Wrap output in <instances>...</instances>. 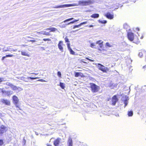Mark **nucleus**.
<instances>
[{"label": "nucleus", "instance_id": "f257e3e1", "mask_svg": "<svg viewBox=\"0 0 146 146\" xmlns=\"http://www.w3.org/2000/svg\"><path fill=\"white\" fill-rule=\"evenodd\" d=\"M90 85L91 91L93 93H95L98 92L100 89V87L94 83H90Z\"/></svg>", "mask_w": 146, "mask_h": 146}, {"label": "nucleus", "instance_id": "f03ea898", "mask_svg": "<svg viewBox=\"0 0 146 146\" xmlns=\"http://www.w3.org/2000/svg\"><path fill=\"white\" fill-rule=\"evenodd\" d=\"M12 100L15 107L21 110L20 105L19 104V99L15 95L13 96L12 97Z\"/></svg>", "mask_w": 146, "mask_h": 146}, {"label": "nucleus", "instance_id": "7ed1b4c3", "mask_svg": "<svg viewBox=\"0 0 146 146\" xmlns=\"http://www.w3.org/2000/svg\"><path fill=\"white\" fill-rule=\"evenodd\" d=\"M96 65L98 66V68L99 70H100L104 73H107L108 71L109 68L105 67L104 66L99 63H98Z\"/></svg>", "mask_w": 146, "mask_h": 146}, {"label": "nucleus", "instance_id": "20e7f679", "mask_svg": "<svg viewBox=\"0 0 146 146\" xmlns=\"http://www.w3.org/2000/svg\"><path fill=\"white\" fill-rule=\"evenodd\" d=\"M94 1L92 0L82 1L80 2V3L82 4L83 5L86 6L93 4L94 3Z\"/></svg>", "mask_w": 146, "mask_h": 146}, {"label": "nucleus", "instance_id": "39448f33", "mask_svg": "<svg viewBox=\"0 0 146 146\" xmlns=\"http://www.w3.org/2000/svg\"><path fill=\"white\" fill-rule=\"evenodd\" d=\"M75 5L72 4H65L62 5H60L59 6H56L54 7V8H63L64 7H72L74 6Z\"/></svg>", "mask_w": 146, "mask_h": 146}, {"label": "nucleus", "instance_id": "423d86ee", "mask_svg": "<svg viewBox=\"0 0 146 146\" xmlns=\"http://www.w3.org/2000/svg\"><path fill=\"white\" fill-rule=\"evenodd\" d=\"M6 127L4 125H1L0 126V135L6 132Z\"/></svg>", "mask_w": 146, "mask_h": 146}, {"label": "nucleus", "instance_id": "0eeeda50", "mask_svg": "<svg viewBox=\"0 0 146 146\" xmlns=\"http://www.w3.org/2000/svg\"><path fill=\"white\" fill-rule=\"evenodd\" d=\"M61 139L57 138L53 141V144L55 146H60Z\"/></svg>", "mask_w": 146, "mask_h": 146}, {"label": "nucleus", "instance_id": "6e6552de", "mask_svg": "<svg viewBox=\"0 0 146 146\" xmlns=\"http://www.w3.org/2000/svg\"><path fill=\"white\" fill-rule=\"evenodd\" d=\"M118 101V99L116 95L113 96L112 98V105L113 106H115Z\"/></svg>", "mask_w": 146, "mask_h": 146}, {"label": "nucleus", "instance_id": "1a4fd4ad", "mask_svg": "<svg viewBox=\"0 0 146 146\" xmlns=\"http://www.w3.org/2000/svg\"><path fill=\"white\" fill-rule=\"evenodd\" d=\"M127 38L130 41H133L134 38L133 34L131 32L128 33H127Z\"/></svg>", "mask_w": 146, "mask_h": 146}, {"label": "nucleus", "instance_id": "9d476101", "mask_svg": "<svg viewBox=\"0 0 146 146\" xmlns=\"http://www.w3.org/2000/svg\"><path fill=\"white\" fill-rule=\"evenodd\" d=\"M63 41H60L58 44V48L62 52L63 51V46L64 44H63Z\"/></svg>", "mask_w": 146, "mask_h": 146}, {"label": "nucleus", "instance_id": "9b49d317", "mask_svg": "<svg viewBox=\"0 0 146 146\" xmlns=\"http://www.w3.org/2000/svg\"><path fill=\"white\" fill-rule=\"evenodd\" d=\"M1 102L4 104H5V105L7 106H10L11 104V102L10 101L7 100L5 99H2L1 100Z\"/></svg>", "mask_w": 146, "mask_h": 146}, {"label": "nucleus", "instance_id": "f8f14e48", "mask_svg": "<svg viewBox=\"0 0 146 146\" xmlns=\"http://www.w3.org/2000/svg\"><path fill=\"white\" fill-rule=\"evenodd\" d=\"M105 16L108 19H112L113 18V15L109 13H107L105 15Z\"/></svg>", "mask_w": 146, "mask_h": 146}, {"label": "nucleus", "instance_id": "ddd939ff", "mask_svg": "<svg viewBox=\"0 0 146 146\" xmlns=\"http://www.w3.org/2000/svg\"><path fill=\"white\" fill-rule=\"evenodd\" d=\"M87 23V21H85L81 23L78 25H75L73 27V29H74L76 28H78L83 25L86 24Z\"/></svg>", "mask_w": 146, "mask_h": 146}, {"label": "nucleus", "instance_id": "4468645a", "mask_svg": "<svg viewBox=\"0 0 146 146\" xmlns=\"http://www.w3.org/2000/svg\"><path fill=\"white\" fill-rule=\"evenodd\" d=\"M68 50L69 51L70 54L72 55H75V52L72 50V48H71L70 47V46H69V44H68Z\"/></svg>", "mask_w": 146, "mask_h": 146}, {"label": "nucleus", "instance_id": "2eb2a0df", "mask_svg": "<svg viewBox=\"0 0 146 146\" xmlns=\"http://www.w3.org/2000/svg\"><path fill=\"white\" fill-rule=\"evenodd\" d=\"M79 76H80L81 77H83L84 76L83 74L81 72H76L75 73V77H77Z\"/></svg>", "mask_w": 146, "mask_h": 146}, {"label": "nucleus", "instance_id": "dca6fc26", "mask_svg": "<svg viewBox=\"0 0 146 146\" xmlns=\"http://www.w3.org/2000/svg\"><path fill=\"white\" fill-rule=\"evenodd\" d=\"M21 54L23 56L28 57H29L30 56V54L27 52L25 51H22L21 52Z\"/></svg>", "mask_w": 146, "mask_h": 146}, {"label": "nucleus", "instance_id": "f3484780", "mask_svg": "<svg viewBox=\"0 0 146 146\" xmlns=\"http://www.w3.org/2000/svg\"><path fill=\"white\" fill-rule=\"evenodd\" d=\"M46 30H50V32H54L57 30V29L55 28L52 27L51 28H47L45 29Z\"/></svg>", "mask_w": 146, "mask_h": 146}, {"label": "nucleus", "instance_id": "a211bd4d", "mask_svg": "<svg viewBox=\"0 0 146 146\" xmlns=\"http://www.w3.org/2000/svg\"><path fill=\"white\" fill-rule=\"evenodd\" d=\"M67 143L68 146H72V141L71 138L68 139Z\"/></svg>", "mask_w": 146, "mask_h": 146}, {"label": "nucleus", "instance_id": "6ab92c4d", "mask_svg": "<svg viewBox=\"0 0 146 146\" xmlns=\"http://www.w3.org/2000/svg\"><path fill=\"white\" fill-rule=\"evenodd\" d=\"M99 16V15L98 13H95L92 14L91 16V17L93 18H98Z\"/></svg>", "mask_w": 146, "mask_h": 146}, {"label": "nucleus", "instance_id": "aec40b11", "mask_svg": "<svg viewBox=\"0 0 146 146\" xmlns=\"http://www.w3.org/2000/svg\"><path fill=\"white\" fill-rule=\"evenodd\" d=\"M5 94L7 96H9L13 94V92L11 91H6Z\"/></svg>", "mask_w": 146, "mask_h": 146}, {"label": "nucleus", "instance_id": "412c9836", "mask_svg": "<svg viewBox=\"0 0 146 146\" xmlns=\"http://www.w3.org/2000/svg\"><path fill=\"white\" fill-rule=\"evenodd\" d=\"M64 40H65V42H67V46L68 47V44H69V46H70V41L69 40V39L68 38V36H66L65 38H64Z\"/></svg>", "mask_w": 146, "mask_h": 146}, {"label": "nucleus", "instance_id": "4be33fe9", "mask_svg": "<svg viewBox=\"0 0 146 146\" xmlns=\"http://www.w3.org/2000/svg\"><path fill=\"white\" fill-rule=\"evenodd\" d=\"M14 56V55L13 54H7L5 56H4L2 57L1 60H3L4 58L6 57H12Z\"/></svg>", "mask_w": 146, "mask_h": 146}, {"label": "nucleus", "instance_id": "5701e85b", "mask_svg": "<svg viewBox=\"0 0 146 146\" xmlns=\"http://www.w3.org/2000/svg\"><path fill=\"white\" fill-rule=\"evenodd\" d=\"M101 42V40H99L98 41H97L96 42V43L99 44L101 47H102V45H103V42Z\"/></svg>", "mask_w": 146, "mask_h": 146}, {"label": "nucleus", "instance_id": "b1692460", "mask_svg": "<svg viewBox=\"0 0 146 146\" xmlns=\"http://www.w3.org/2000/svg\"><path fill=\"white\" fill-rule=\"evenodd\" d=\"M11 88L12 89L14 90H18L19 89L16 86H14V85H13Z\"/></svg>", "mask_w": 146, "mask_h": 146}, {"label": "nucleus", "instance_id": "393cba45", "mask_svg": "<svg viewBox=\"0 0 146 146\" xmlns=\"http://www.w3.org/2000/svg\"><path fill=\"white\" fill-rule=\"evenodd\" d=\"M133 114V112L132 111H130L128 112L127 115L129 117L132 116Z\"/></svg>", "mask_w": 146, "mask_h": 146}, {"label": "nucleus", "instance_id": "a878e982", "mask_svg": "<svg viewBox=\"0 0 146 146\" xmlns=\"http://www.w3.org/2000/svg\"><path fill=\"white\" fill-rule=\"evenodd\" d=\"M60 86L62 89H64L65 87L64 84V83L61 82L60 83Z\"/></svg>", "mask_w": 146, "mask_h": 146}, {"label": "nucleus", "instance_id": "bb28decb", "mask_svg": "<svg viewBox=\"0 0 146 146\" xmlns=\"http://www.w3.org/2000/svg\"><path fill=\"white\" fill-rule=\"evenodd\" d=\"M42 34L43 35H46V36H50V34L49 32H44Z\"/></svg>", "mask_w": 146, "mask_h": 146}, {"label": "nucleus", "instance_id": "cd10ccee", "mask_svg": "<svg viewBox=\"0 0 146 146\" xmlns=\"http://www.w3.org/2000/svg\"><path fill=\"white\" fill-rule=\"evenodd\" d=\"M79 20L78 19H77V20H76V19H75V20H73V21H71V22H70V23H69L68 25H69L70 24H72V23H73L75 22H77Z\"/></svg>", "mask_w": 146, "mask_h": 146}, {"label": "nucleus", "instance_id": "c85d7f7f", "mask_svg": "<svg viewBox=\"0 0 146 146\" xmlns=\"http://www.w3.org/2000/svg\"><path fill=\"white\" fill-rule=\"evenodd\" d=\"M4 144V142L3 140L1 139H0V146H3V145Z\"/></svg>", "mask_w": 146, "mask_h": 146}, {"label": "nucleus", "instance_id": "c756f323", "mask_svg": "<svg viewBox=\"0 0 146 146\" xmlns=\"http://www.w3.org/2000/svg\"><path fill=\"white\" fill-rule=\"evenodd\" d=\"M74 19V18H69V19H67L65 20H64L63 22L64 23H65L68 21H70V20H71L72 19Z\"/></svg>", "mask_w": 146, "mask_h": 146}, {"label": "nucleus", "instance_id": "7c9ffc66", "mask_svg": "<svg viewBox=\"0 0 146 146\" xmlns=\"http://www.w3.org/2000/svg\"><path fill=\"white\" fill-rule=\"evenodd\" d=\"M38 78L37 77H27L28 79H30L32 80H34V79H36Z\"/></svg>", "mask_w": 146, "mask_h": 146}, {"label": "nucleus", "instance_id": "2f4dec72", "mask_svg": "<svg viewBox=\"0 0 146 146\" xmlns=\"http://www.w3.org/2000/svg\"><path fill=\"white\" fill-rule=\"evenodd\" d=\"M6 84L11 87L13 85V84L9 82L7 83Z\"/></svg>", "mask_w": 146, "mask_h": 146}, {"label": "nucleus", "instance_id": "473e14b6", "mask_svg": "<svg viewBox=\"0 0 146 146\" xmlns=\"http://www.w3.org/2000/svg\"><path fill=\"white\" fill-rule=\"evenodd\" d=\"M107 21L106 20L101 21H100V22L102 24H105L107 23Z\"/></svg>", "mask_w": 146, "mask_h": 146}, {"label": "nucleus", "instance_id": "72a5a7b5", "mask_svg": "<svg viewBox=\"0 0 146 146\" xmlns=\"http://www.w3.org/2000/svg\"><path fill=\"white\" fill-rule=\"evenodd\" d=\"M86 58V59H87V60H88L90 61V62H94V60H92V59H89V58H88V57H86V58Z\"/></svg>", "mask_w": 146, "mask_h": 146}, {"label": "nucleus", "instance_id": "f704fd0d", "mask_svg": "<svg viewBox=\"0 0 146 146\" xmlns=\"http://www.w3.org/2000/svg\"><path fill=\"white\" fill-rule=\"evenodd\" d=\"M57 75L60 78L61 77V74L60 72L58 71L57 72Z\"/></svg>", "mask_w": 146, "mask_h": 146}, {"label": "nucleus", "instance_id": "c9c22d12", "mask_svg": "<svg viewBox=\"0 0 146 146\" xmlns=\"http://www.w3.org/2000/svg\"><path fill=\"white\" fill-rule=\"evenodd\" d=\"M43 40L44 41H50L51 40L50 38H44L43 39Z\"/></svg>", "mask_w": 146, "mask_h": 146}, {"label": "nucleus", "instance_id": "e433bc0d", "mask_svg": "<svg viewBox=\"0 0 146 146\" xmlns=\"http://www.w3.org/2000/svg\"><path fill=\"white\" fill-rule=\"evenodd\" d=\"M95 46V45L94 44L92 43L90 44V46L92 48H94Z\"/></svg>", "mask_w": 146, "mask_h": 146}, {"label": "nucleus", "instance_id": "4c0bfd02", "mask_svg": "<svg viewBox=\"0 0 146 146\" xmlns=\"http://www.w3.org/2000/svg\"><path fill=\"white\" fill-rule=\"evenodd\" d=\"M29 42H31L32 43H33L35 42L36 41V40L35 39L32 40H30L29 41Z\"/></svg>", "mask_w": 146, "mask_h": 146}, {"label": "nucleus", "instance_id": "58836bf2", "mask_svg": "<svg viewBox=\"0 0 146 146\" xmlns=\"http://www.w3.org/2000/svg\"><path fill=\"white\" fill-rule=\"evenodd\" d=\"M106 45L109 47H111V46L110 45L109 43L108 42H106Z\"/></svg>", "mask_w": 146, "mask_h": 146}, {"label": "nucleus", "instance_id": "ea45409f", "mask_svg": "<svg viewBox=\"0 0 146 146\" xmlns=\"http://www.w3.org/2000/svg\"><path fill=\"white\" fill-rule=\"evenodd\" d=\"M4 78H0V82H2L5 81L4 80Z\"/></svg>", "mask_w": 146, "mask_h": 146}, {"label": "nucleus", "instance_id": "a19ab883", "mask_svg": "<svg viewBox=\"0 0 146 146\" xmlns=\"http://www.w3.org/2000/svg\"><path fill=\"white\" fill-rule=\"evenodd\" d=\"M127 101L126 100H124V104H125V106H126L127 104Z\"/></svg>", "mask_w": 146, "mask_h": 146}, {"label": "nucleus", "instance_id": "79ce46f5", "mask_svg": "<svg viewBox=\"0 0 146 146\" xmlns=\"http://www.w3.org/2000/svg\"><path fill=\"white\" fill-rule=\"evenodd\" d=\"M6 91L4 90L3 89V90H2L1 93H2L3 94H4V93H5Z\"/></svg>", "mask_w": 146, "mask_h": 146}, {"label": "nucleus", "instance_id": "37998d69", "mask_svg": "<svg viewBox=\"0 0 146 146\" xmlns=\"http://www.w3.org/2000/svg\"><path fill=\"white\" fill-rule=\"evenodd\" d=\"M21 46L22 47H23L27 46L28 45L26 44H22V45H21Z\"/></svg>", "mask_w": 146, "mask_h": 146}, {"label": "nucleus", "instance_id": "c03bdc74", "mask_svg": "<svg viewBox=\"0 0 146 146\" xmlns=\"http://www.w3.org/2000/svg\"><path fill=\"white\" fill-rule=\"evenodd\" d=\"M46 145L47 146H52V145L51 144L48 143H47L46 144Z\"/></svg>", "mask_w": 146, "mask_h": 146}, {"label": "nucleus", "instance_id": "a18cd8bd", "mask_svg": "<svg viewBox=\"0 0 146 146\" xmlns=\"http://www.w3.org/2000/svg\"><path fill=\"white\" fill-rule=\"evenodd\" d=\"M94 26V25H90L88 26V27H93Z\"/></svg>", "mask_w": 146, "mask_h": 146}, {"label": "nucleus", "instance_id": "49530a36", "mask_svg": "<svg viewBox=\"0 0 146 146\" xmlns=\"http://www.w3.org/2000/svg\"><path fill=\"white\" fill-rule=\"evenodd\" d=\"M3 89L0 88V93H1Z\"/></svg>", "mask_w": 146, "mask_h": 146}, {"label": "nucleus", "instance_id": "de8ad7c7", "mask_svg": "<svg viewBox=\"0 0 146 146\" xmlns=\"http://www.w3.org/2000/svg\"><path fill=\"white\" fill-rule=\"evenodd\" d=\"M126 26H128L127 24H125L124 25V27H125Z\"/></svg>", "mask_w": 146, "mask_h": 146}, {"label": "nucleus", "instance_id": "09e8293b", "mask_svg": "<svg viewBox=\"0 0 146 146\" xmlns=\"http://www.w3.org/2000/svg\"><path fill=\"white\" fill-rule=\"evenodd\" d=\"M143 68H145H145H146V65H145V66H144L143 67Z\"/></svg>", "mask_w": 146, "mask_h": 146}, {"label": "nucleus", "instance_id": "8fccbe9b", "mask_svg": "<svg viewBox=\"0 0 146 146\" xmlns=\"http://www.w3.org/2000/svg\"><path fill=\"white\" fill-rule=\"evenodd\" d=\"M27 38H33L32 37H31L30 36H27Z\"/></svg>", "mask_w": 146, "mask_h": 146}, {"label": "nucleus", "instance_id": "3c124183", "mask_svg": "<svg viewBox=\"0 0 146 146\" xmlns=\"http://www.w3.org/2000/svg\"><path fill=\"white\" fill-rule=\"evenodd\" d=\"M8 50H3V52H6V51H7Z\"/></svg>", "mask_w": 146, "mask_h": 146}, {"label": "nucleus", "instance_id": "603ef678", "mask_svg": "<svg viewBox=\"0 0 146 146\" xmlns=\"http://www.w3.org/2000/svg\"><path fill=\"white\" fill-rule=\"evenodd\" d=\"M137 29V30L138 31H139V28H137V29Z\"/></svg>", "mask_w": 146, "mask_h": 146}, {"label": "nucleus", "instance_id": "864d4df0", "mask_svg": "<svg viewBox=\"0 0 146 146\" xmlns=\"http://www.w3.org/2000/svg\"><path fill=\"white\" fill-rule=\"evenodd\" d=\"M83 62L84 63H86V62Z\"/></svg>", "mask_w": 146, "mask_h": 146}, {"label": "nucleus", "instance_id": "5fc2aeb1", "mask_svg": "<svg viewBox=\"0 0 146 146\" xmlns=\"http://www.w3.org/2000/svg\"><path fill=\"white\" fill-rule=\"evenodd\" d=\"M13 51H15V50H13Z\"/></svg>", "mask_w": 146, "mask_h": 146}]
</instances>
